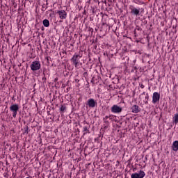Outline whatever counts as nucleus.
Wrapping results in <instances>:
<instances>
[{"mask_svg": "<svg viewBox=\"0 0 178 178\" xmlns=\"http://www.w3.org/2000/svg\"><path fill=\"white\" fill-rule=\"evenodd\" d=\"M80 58H81V56L79 54H75L72 58L71 62H72L75 67H77V66H79V63H80Z\"/></svg>", "mask_w": 178, "mask_h": 178, "instance_id": "nucleus-1", "label": "nucleus"}, {"mask_svg": "<svg viewBox=\"0 0 178 178\" xmlns=\"http://www.w3.org/2000/svg\"><path fill=\"white\" fill-rule=\"evenodd\" d=\"M31 69L33 72L40 70V69H41V63H40V61H33L31 65Z\"/></svg>", "mask_w": 178, "mask_h": 178, "instance_id": "nucleus-2", "label": "nucleus"}, {"mask_svg": "<svg viewBox=\"0 0 178 178\" xmlns=\"http://www.w3.org/2000/svg\"><path fill=\"white\" fill-rule=\"evenodd\" d=\"M10 111L13 113V118H16L17 115V111H19V105L17 104H13L10 107Z\"/></svg>", "mask_w": 178, "mask_h": 178, "instance_id": "nucleus-3", "label": "nucleus"}, {"mask_svg": "<svg viewBox=\"0 0 178 178\" xmlns=\"http://www.w3.org/2000/svg\"><path fill=\"white\" fill-rule=\"evenodd\" d=\"M145 176V172L143 170H140L139 173H134L131 175V178H143Z\"/></svg>", "mask_w": 178, "mask_h": 178, "instance_id": "nucleus-4", "label": "nucleus"}, {"mask_svg": "<svg viewBox=\"0 0 178 178\" xmlns=\"http://www.w3.org/2000/svg\"><path fill=\"white\" fill-rule=\"evenodd\" d=\"M161 99V95L156 92L153 93L152 102L153 104H156Z\"/></svg>", "mask_w": 178, "mask_h": 178, "instance_id": "nucleus-5", "label": "nucleus"}, {"mask_svg": "<svg viewBox=\"0 0 178 178\" xmlns=\"http://www.w3.org/2000/svg\"><path fill=\"white\" fill-rule=\"evenodd\" d=\"M111 112L113 113H120V112H122V107L118 105H113L111 108Z\"/></svg>", "mask_w": 178, "mask_h": 178, "instance_id": "nucleus-6", "label": "nucleus"}, {"mask_svg": "<svg viewBox=\"0 0 178 178\" xmlns=\"http://www.w3.org/2000/svg\"><path fill=\"white\" fill-rule=\"evenodd\" d=\"M58 15H59L60 19H66V16H67V13L65 10H58L57 12Z\"/></svg>", "mask_w": 178, "mask_h": 178, "instance_id": "nucleus-7", "label": "nucleus"}, {"mask_svg": "<svg viewBox=\"0 0 178 178\" xmlns=\"http://www.w3.org/2000/svg\"><path fill=\"white\" fill-rule=\"evenodd\" d=\"M88 105L89 108H95V106L97 105V102H95L94 99H90L88 101Z\"/></svg>", "mask_w": 178, "mask_h": 178, "instance_id": "nucleus-8", "label": "nucleus"}, {"mask_svg": "<svg viewBox=\"0 0 178 178\" xmlns=\"http://www.w3.org/2000/svg\"><path fill=\"white\" fill-rule=\"evenodd\" d=\"M131 13L132 15H136V16H138V15H140V10L136 8H131Z\"/></svg>", "mask_w": 178, "mask_h": 178, "instance_id": "nucleus-9", "label": "nucleus"}, {"mask_svg": "<svg viewBox=\"0 0 178 178\" xmlns=\"http://www.w3.org/2000/svg\"><path fill=\"white\" fill-rule=\"evenodd\" d=\"M172 149H173V151H178V141L177 140H175L172 143Z\"/></svg>", "mask_w": 178, "mask_h": 178, "instance_id": "nucleus-10", "label": "nucleus"}, {"mask_svg": "<svg viewBox=\"0 0 178 178\" xmlns=\"http://www.w3.org/2000/svg\"><path fill=\"white\" fill-rule=\"evenodd\" d=\"M132 112H134V113H138V112H140V110H138V106L137 105L133 106Z\"/></svg>", "mask_w": 178, "mask_h": 178, "instance_id": "nucleus-11", "label": "nucleus"}, {"mask_svg": "<svg viewBox=\"0 0 178 178\" xmlns=\"http://www.w3.org/2000/svg\"><path fill=\"white\" fill-rule=\"evenodd\" d=\"M43 25L44 27H49V21L48 19L43 20Z\"/></svg>", "mask_w": 178, "mask_h": 178, "instance_id": "nucleus-12", "label": "nucleus"}, {"mask_svg": "<svg viewBox=\"0 0 178 178\" xmlns=\"http://www.w3.org/2000/svg\"><path fill=\"white\" fill-rule=\"evenodd\" d=\"M60 112H65V111H66V106H61L60 108Z\"/></svg>", "mask_w": 178, "mask_h": 178, "instance_id": "nucleus-13", "label": "nucleus"}, {"mask_svg": "<svg viewBox=\"0 0 178 178\" xmlns=\"http://www.w3.org/2000/svg\"><path fill=\"white\" fill-rule=\"evenodd\" d=\"M134 34H135V37H137V29L134 30Z\"/></svg>", "mask_w": 178, "mask_h": 178, "instance_id": "nucleus-14", "label": "nucleus"}, {"mask_svg": "<svg viewBox=\"0 0 178 178\" xmlns=\"http://www.w3.org/2000/svg\"><path fill=\"white\" fill-rule=\"evenodd\" d=\"M83 131H88V129H87L86 127H85L83 128Z\"/></svg>", "mask_w": 178, "mask_h": 178, "instance_id": "nucleus-15", "label": "nucleus"}, {"mask_svg": "<svg viewBox=\"0 0 178 178\" xmlns=\"http://www.w3.org/2000/svg\"><path fill=\"white\" fill-rule=\"evenodd\" d=\"M29 127H26V130L25 131V133H26V134H29Z\"/></svg>", "mask_w": 178, "mask_h": 178, "instance_id": "nucleus-16", "label": "nucleus"}, {"mask_svg": "<svg viewBox=\"0 0 178 178\" xmlns=\"http://www.w3.org/2000/svg\"><path fill=\"white\" fill-rule=\"evenodd\" d=\"M42 80H44V82L45 83L47 81V78L46 77H43Z\"/></svg>", "mask_w": 178, "mask_h": 178, "instance_id": "nucleus-17", "label": "nucleus"}, {"mask_svg": "<svg viewBox=\"0 0 178 178\" xmlns=\"http://www.w3.org/2000/svg\"><path fill=\"white\" fill-rule=\"evenodd\" d=\"M90 31H91V33H92V32L94 31V29H92V28H91V29H90Z\"/></svg>", "mask_w": 178, "mask_h": 178, "instance_id": "nucleus-18", "label": "nucleus"}, {"mask_svg": "<svg viewBox=\"0 0 178 178\" xmlns=\"http://www.w3.org/2000/svg\"><path fill=\"white\" fill-rule=\"evenodd\" d=\"M54 81L56 83V81H58V78H55Z\"/></svg>", "mask_w": 178, "mask_h": 178, "instance_id": "nucleus-19", "label": "nucleus"}, {"mask_svg": "<svg viewBox=\"0 0 178 178\" xmlns=\"http://www.w3.org/2000/svg\"><path fill=\"white\" fill-rule=\"evenodd\" d=\"M140 88H144V85L141 84L140 85Z\"/></svg>", "mask_w": 178, "mask_h": 178, "instance_id": "nucleus-20", "label": "nucleus"}, {"mask_svg": "<svg viewBox=\"0 0 178 178\" xmlns=\"http://www.w3.org/2000/svg\"><path fill=\"white\" fill-rule=\"evenodd\" d=\"M87 74H88L87 72L83 73V76H87Z\"/></svg>", "mask_w": 178, "mask_h": 178, "instance_id": "nucleus-21", "label": "nucleus"}, {"mask_svg": "<svg viewBox=\"0 0 178 178\" xmlns=\"http://www.w3.org/2000/svg\"><path fill=\"white\" fill-rule=\"evenodd\" d=\"M134 70H138L137 67H134Z\"/></svg>", "mask_w": 178, "mask_h": 178, "instance_id": "nucleus-22", "label": "nucleus"}, {"mask_svg": "<svg viewBox=\"0 0 178 178\" xmlns=\"http://www.w3.org/2000/svg\"><path fill=\"white\" fill-rule=\"evenodd\" d=\"M136 30L139 31V30H140V28H138Z\"/></svg>", "mask_w": 178, "mask_h": 178, "instance_id": "nucleus-23", "label": "nucleus"}]
</instances>
